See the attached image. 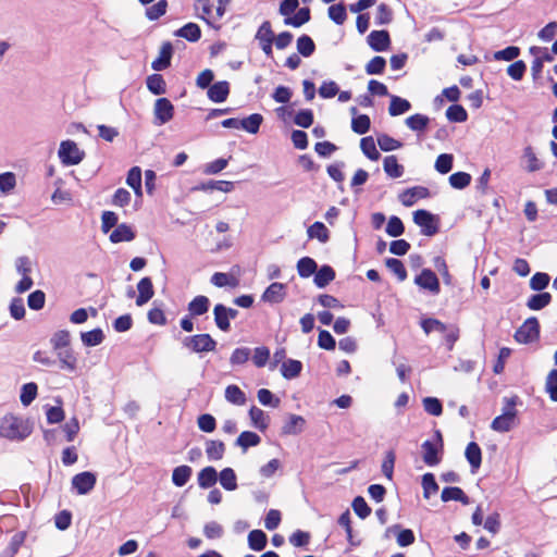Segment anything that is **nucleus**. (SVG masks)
Returning <instances> with one entry per match:
<instances>
[{"mask_svg": "<svg viewBox=\"0 0 557 557\" xmlns=\"http://www.w3.org/2000/svg\"><path fill=\"white\" fill-rule=\"evenodd\" d=\"M552 296L549 293L534 294L528 299L527 307L531 310H541L548 306Z\"/></svg>", "mask_w": 557, "mask_h": 557, "instance_id": "obj_38", "label": "nucleus"}, {"mask_svg": "<svg viewBox=\"0 0 557 557\" xmlns=\"http://www.w3.org/2000/svg\"><path fill=\"white\" fill-rule=\"evenodd\" d=\"M307 235L310 239H318L322 244L330 239V232L322 222H314L310 225L307 230Z\"/></svg>", "mask_w": 557, "mask_h": 557, "instance_id": "obj_26", "label": "nucleus"}, {"mask_svg": "<svg viewBox=\"0 0 557 557\" xmlns=\"http://www.w3.org/2000/svg\"><path fill=\"white\" fill-rule=\"evenodd\" d=\"M234 188V184L227 181H209L208 183H203L200 186L196 187L198 190H220L223 193H231Z\"/></svg>", "mask_w": 557, "mask_h": 557, "instance_id": "obj_44", "label": "nucleus"}, {"mask_svg": "<svg viewBox=\"0 0 557 557\" xmlns=\"http://www.w3.org/2000/svg\"><path fill=\"white\" fill-rule=\"evenodd\" d=\"M16 186V176L12 172H4L0 174V191L2 194H10Z\"/></svg>", "mask_w": 557, "mask_h": 557, "instance_id": "obj_60", "label": "nucleus"}, {"mask_svg": "<svg viewBox=\"0 0 557 557\" xmlns=\"http://www.w3.org/2000/svg\"><path fill=\"white\" fill-rule=\"evenodd\" d=\"M310 20V11L308 8H301L293 17H286L284 23L294 27H300Z\"/></svg>", "mask_w": 557, "mask_h": 557, "instance_id": "obj_61", "label": "nucleus"}, {"mask_svg": "<svg viewBox=\"0 0 557 557\" xmlns=\"http://www.w3.org/2000/svg\"><path fill=\"white\" fill-rule=\"evenodd\" d=\"M540 324L536 318L527 319L523 324L516 331L515 338L518 343L529 344L539 338Z\"/></svg>", "mask_w": 557, "mask_h": 557, "instance_id": "obj_6", "label": "nucleus"}, {"mask_svg": "<svg viewBox=\"0 0 557 557\" xmlns=\"http://www.w3.org/2000/svg\"><path fill=\"white\" fill-rule=\"evenodd\" d=\"M225 399L234 405L243 406L246 403V395L237 385H228L225 388Z\"/></svg>", "mask_w": 557, "mask_h": 557, "instance_id": "obj_42", "label": "nucleus"}, {"mask_svg": "<svg viewBox=\"0 0 557 557\" xmlns=\"http://www.w3.org/2000/svg\"><path fill=\"white\" fill-rule=\"evenodd\" d=\"M195 10L200 12V18L206 21L207 24L212 25V20L214 17L212 0H195Z\"/></svg>", "mask_w": 557, "mask_h": 557, "instance_id": "obj_34", "label": "nucleus"}, {"mask_svg": "<svg viewBox=\"0 0 557 557\" xmlns=\"http://www.w3.org/2000/svg\"><path fill=\"white\" fill-rule=\"evenodd\" d=\"M249 417L252 426L258 429L259 431L264 432L269 428L270 416L265 413L262 409L252 406L249 410Z\"/></svg>", "mask_w": 557, "mask_h": 557, "instance_id": "obj_20", "label": "nucleus"}, {"mask_svg": "<svg viewBox=\"0 0 557 557\" xmlns=\"http://www.w3.org/2000/svg\"><path fill=\"white\" fill-rule=\"evenodd\" d=\"M33 430V422L23 416L9 412L0 418V438L9 442H23L30 436Z\"/></svg>", "mask_w": 557, "mask_h": 557, "instance_id": "obj_1", "label": "nucleus"}, {"mask_svg": "<svg viewBox=\"0 0 557 557\" xmlns=\"http://www.w3.org/2000/svg\"><path fill=\"white\" fill-rule=\"evenodd\" d=\"M318 269L317 262L310 257H304L297 262V271L301 277H309L315 273Z\"/></svg>", "mask_w": 557, "mask_h": 557, "instance_id": "obj_41", "label": "nucleus"}, {"mask_svg": "<svg viewBox=\"0 0 557 557\" xmlns=\"http://www.w3.org/2000/svg\"><path fill=\"white\" fill-rule=\"evenodd\" d=\"M413 221L421 227V233L425 236H433L438 232L435 215L426 210H417L413 213Z\"/></svg>", "mask_w": 557, "mask_h": 557, "instance_id": "obj_8", "label": "nucleus"}, {"mask_svg": "<svg viewBox=\"0 0 557 557\" xmlns=\"http://www.w3.org/2000/svg\"><path fill=\"white\" fill-rule=\"evenodd\" d=\"M446 117L450 122H465L468 119L467 111L459 104H453L446 110Z\"/></svg>", "mask_w": 557, "mask_h": 557, "instance_id": "obj_58", "label": "nucleus"}, {"mask_svg": "<svg viewBox=\"0 0 557 557\" xmlns=\"http://www.w3.org/2000/svg\"><path fill=\"white\" fill-rule=\"evenodd\" d=\"M521 161L523 169L530 173L537 172L544 168L543 161L537 158L532 146L523 148Z\"/></svg>", "mask_w": 557, "mask_h": 557, "instance_id": "obj_13", "label": "nucleus"}, {"mask_svg": "<svg viewBox=\"0 0 557 557\" xmlns=\"http://www.w3.org/2000/svg\"><path fill=\"white\" fill-rule=\"evenodd\" d=\"M422 487H423V496L424 498H430L431 495L435 494L438 491V485L435 481V478L432 473H425L422 475Z\"/></svg>", "mask_w": 557, "mask_h": 557, "instance_id": "obj_57", "label": "nucleus"}, {"mask_svg": "<svg viewBox=\"0 0 557 557\" xmlns=\"http://www.w3.org/2000/svg\"><path fill=\"white\" fill-rule=\"evenodd\" d=\"M334 278V270L330 265H323L318 271H315L313 281L319 288H323L326 285H329Z\"/></svg>", "mask_w": 557, "mask_h": 557, "instance_id": "obj_29", "label": "nucleus"}, {"mask_svg": "<svg viewBox=\"0 0 557 557\" xmlns=\"http://www.w3.org/2000/svg\"><path fill=\"white\" fill-rule=\"evenodd\" d=\"M436 442L425 441L422 444V459L429 467L437 466L442 460L443 438L441 432L435 431Z\"/></svg>", "mask_w": 557, "mask_h": 557, "instance_id": "obj_4", "label": "nucleus"}, {"mask_svg": "<svg viewBox=\"0 0 557 557\" xmlns=\"http://www.w3.org/2000/svg\"><path fill=\"white\" fill-rule=\"evenodd\" d=\"M411 108V104L408 100L400 98L398 96L391 97V103L388 108V113L392 116H397L408 112Z\"/></svg>", "mask_w": 557, "mask_h": 557, "instance_id": "obj_32", "label": "nucleus"}, {"mask_svg": "<svg viewBox=\"0 0 557 557\" xmlns=\"http://www.w3.org/2000/svg\"><path fill=\"white\" fill-rule=\"evenodd\" d=\"M270 359V349L265 346H260L253 349L252 362L258 368H263Z\"/></svg>", "mask_w": 557, "mask_h": 557, "instance_id": "obj_63", "label": "nucleus"}, {"mask_svg": "<svg viewBox=\"0 0 557 557\" xmlns=\"http://www.w3.org/2000/svg\"><path fill=\"white\" fill-rule=\"evenodd\" d=\"M360 149L367 156V158L372 161H377L381 157L379 150L376 149L375 141L371 136L363 137L360 140Z\"/></svg>", "mask_w": 557, "mask_h": 557, "instance_id": "obj_39", "label": "nucleus"}, {"mask_svg": "<svg viewBox=\"0 0 557 557\" xmlns=\"http://www.w3.org/2000/svg\"><path fill=\"white\" fill-rule=\"evenodd\" d=\"M210 299L207 296L198 295L188 304V312L190 317H199L209 311Z\"/></svg>", "mask_w": 557, "mask_h": 557, "instance_id": "obj_19", "label": "nucleus"}, {"mask_svg": "<svg viewBox=\"0 0 557 557\" xmlns=\"http://www.w3.org/2000/svg\"><path fill=\"white\" fill-rule=\"evenodd\" d=\"M191 475V468L188 466H178L173 470L172 482L174 485L184 486Z\"/></svg>", "mask_w": 557, "mask_h": 557, "instance_id": "obj_43", "label": "nucleus"}, {"mask_svg": "<svg viewBox=\"0 0 557 557\" xmlns=\"http://www.w3.org/2000/svg\"><path fill=\"white\" fill-rule=\"evenodd\" d=\"M430 191L426 187L416 186L404 190L399 195V200L405 207L413 206L417 200L429 197Z\"/></svg>", "mask_w": 557, "mask_h": 557, "instance_id": "obj_11", "label": "nucleus"}, {"mask_svg": "<svg viewBox=\"0 0 557 557\" xmlns=\"http://www.w3.org/2000/svg\"><path fill=\"white\" fill-rule=\"evenodd\" d=\"M213 314H214V321H215V324L216 326L223 331V332H227L231 327V319L228 318L227 313H226V307L224 305H215L214 309H213Z\"/></svg>", "mask_w": 557, "mask_h": 557, "instance_id": "obj_31", "label": "nucleus"}, {"mask_svg": "<svg viewBox=\"0 0 557 557\" xmlns=\"http://www.w3.org/2000/svg\"><path fill=\"white\" fill-rule=\"evenodd\" d=\"M96 482V474L89 471H84L74 475L71 484L78 495H86L94 490Z\"/></svg>", "mask_w": 557, "mask_h": 557, "instance_id": "obj_9", "label": "nucleus"}, {"mask_svg": "<svg viewBox=\"0 0 557 557\" xmlns=\"http://www.w3.org/2000/svg\"><path fill=\"white\" fill-rule=\"evenodd\" d=\"M153 115L154 125H164L173 119L174 106L168 98H158L153 106Z\"/></svg>", "mask_w": 557, "mask_h": 557, "instance_id": "obj_7", "label": "nucleus"}, {"mask_svg": "<svg viewBox=\"0 0 557 557\" xmlns=\"http://www.w3.org/2000/svg\"><path fill=\"white\" fill-rule=\"evenodd\" d=\"M260 442H261V438L257 433H253L250 431H244L237 437L236 445H238L244 450H246L249 447L259 445Z\"/></svg>", "mask_w": 557, "mask_h": 557, "instance_id": "obj_40", "label": "nucleus"}, {"mask_svg": "<svg viewBox=\"0 0 557 557\" xmlns=\"http://www.w3.org/2000/svg\"><path fill=\"white\" fill-rule=\"evenodd\" d=\"M454 157L449 153H442L435 161V170L441 174H446L453 169Z\"/></svg>", "mask_w": 557, "mask_h": 557, "instance_id": "obj_59", "label": "nucleus"}, {"mask_svg": "<svg viewBox=\"0 0 557 557\" xmlns=\"http://www.w3.org/2000/svg\"><path fill=\"white\" fill-rule=\"evenodd\" d=\"M327 13L329 17L337 25L344 24L347 18L346 8L343 3L331 5L327 10Z\"/></svg>", "mask_w": 557, "mask_h": 557, "instance_id": "obj_53", "label": "nucleus"}, {"mask_svg": "<svg viewBox=\"0 0 557 557\" xmlns=\"http://www.w3.org/2000/svg\"><path fill=\"white\" fill-rule=\"evenodd\" d=\"M384 172L392 178H398L404 174V166L398 163L396 156H387L383 162Z\"/></svg>", "mask_w": 557, "mask_h": 557, "instance_id": "obj_28", "label": "nucleus"}, {"mask_svg": "<svg viewBox=\"0 0 557 557\" xmlns=\"http://www.w3.org/2000/svg\"><path fill=\"white\" fill-rule=\"evenodd\" d=\"M176 35L189 41H197L201 36V30L197 24L188 23L180 28Z\"/></svg>", "mask_w": 557, "mask_h": 557, "instance_id": "obj_50", "label": "nucleus"}, {"mask_svg": "<svg viewBox=\"0 0 557 557\" xmlns=\"http://www.w3.org/2000/svg\"><path fill=\"white\" fill-rule=\"evenodd\" d=\"M37 391H38V387H37L36 383L30 382V383L24 384L22 386L21 395H20V400H21L22 405L25 407L29 406L36 398Z\"/></svg>", "mask_w": 557, "mask_h": 557, "instance_id": "obj_48", "label": "nucleus"}, {"mask_svg": "<svg viewBox=\"0 0 557 557\" xmlns=\"http://www.w3.org/2000/svg\"><path fill=\"white\" fill-rule=\"evenodd\" d=\"M82 342L85 346L94 347L102 343L104 335L101 329H95L81 334Z\"/></svg>", "mask_w": 557, "mask_h": 557, "instance_id": "obj_49", "label": "nucleus"}, {"mask_svg": "<svg viewBox=\"0 0 557 557\" xmlns=\"http://www.w3.org/2000/svg\"><path fill=\"white\" fill-rule=\"evenodd\" d=\"M314 48L315 45L309 36L302 35L297 39V50L301 55L310 57L314 52Z\"/></svg>", "mask_w": 557, "mask_h": 557, "instance_id": "obj_56", "label": "nucleus"}, {"mask_svg": "<svg viewBox=\"0 0 557 557\" xmlns=\"http://www.w3.org/2000/svg\"><path fill=\"white\" fill-rule=\"evenodd\" d=\"M471 183V175L466 172H456L449 176V184L453 188L463 189Z\"/></svg>", "mask_w": 557, "mask_h": 557, "instance_id": "obj_55", "label": "nucleus"}, {"mask_svg": "<svg viewBox=\"0 0 557 557\" xmlns=\"http://www.w3.org/2000/svg\"><path fill=\"white\" fill-rule=\"evenodd\" d=\"M301 370L302 363L299 360L295 359H287L283 361L281 367V373L287 380L297 377L300 374Z\"/></svg>", "mask_w": 557, "mask_h": 557, "instance_id": "obj_27", "label": "nucleus"}, {"mask_svg": "<svg viewBox=\"0 0 557 557\" xmlns=\"http://www.w3.org/2000/svg\"><path fill=\"white\" fill-rule=\"evenodd\" d=\"M182 343L184 347L197 354L213 351L216 347V342L206 333L186 336Z\"/></svg>", "mask_w": 557, "mask_h": 557, "instance_id": "obj_5", "label": "nucleus"}, {"mask_svg": "<svg viewBox=\"0 0 557 557\" xmlns=\"http://www.w3.org/2000/svg\"><path fill=\"white\" fill-rule=\"evenodd\" d=\"M218 473L213 467H206L198 473V484L201 488H209L216 483Z\"/></svg>", "mask_w": 557, "mask_h": 557, "instance_id": "obj_30", "label": "nucleus"}, {"mask_svg": "<svg viewBox=\"0 0 557 557\" xmlns=\"http://www.w3.org/2000/svg\"><path fill=\"white\" fill-rule=\"evenodd\" d=\"M256 40L258 42L273 41L274 33L272 30L271 23L269 21H264L260 27L258 28L256 36Z\"/></svg>", "mask_w": 557, "mask_h": 557, "instance_id": "obj_64", "label": "nucleus"}, {"mask_svg": "<svg viewBox=\"0 0 557 557\" xmlns=\"http://www.w3.org/2000/svg\"><path fill=\"white\" fill-rule=\"evenodd\" d=\"M263 122V117L259 113L250 114L249 116L240 120V128L245 129L250 134H257L260 125Z\"/></svg>", "mask_w": 557, "mask_h": 557, "instance_id": "obj_36", "label": "nucleus"}, {"mask_svg": "<svg viewBox=\"0 0 557 557\" xmlns=\"http://www.w3.org/2000/svg\"><path fill=\"white\" fill-rule=\"evenodd\" d=\"M230 95V84L226 81H221L212 84L208 88L207 96L212 102H224Z\"/></svg>", "mask_w": 557, "mask_h": 557, "instance_id": "obj_15", "label": "nucleus"}, {"mask_svg": "<svg viewBox=\"0 0 557 557\" xmlns=\"http://www.w3.org/2000/svg\"><path fill=\"white\" fill-rule=\"evenodd\" d=\"M306 426V420L298 414H288L284 425L282 426V434L297 435L300 434Z\"/></svg>", "mask_w": 557, "mask_h": 557, "instance_id": "obj_17", "label": "nucleus"}, {"mask_svg": "<svg viewBox=\"0 0 557 557\" xmlns=\"http://www.w3.org/2000/svg\"><path fill=\"white\" fill-rule=\"evenodd\" d=\"M405 122L411 131L422 132L428 127L430 119L426 115L417 113L408 116Z\"/></svg>", "mask_w": 557, "mask_h": 557, "instance_id": "obj_47", "label": "nucleus"}, {"mask_svg": "<svg viewBox=\"0 0 557 557\" xmlns=\"http://www.w3.org/2000/svg\"><path fill=\"white\" fill-rule=\"evenodd\" d=\"M369 46L377 52L385 51L391 45L389 34L387 30H372L368 35Z\"/></svg>", "mask_w": 557, "mask_h": 557, "instance_id": "obj_14", "label": "nucleus"}, {"mask_svg": "<svg viewBox=\"0 0 557 557\" xmlns=\"http://www.w3.org/2000/svg\"><path fill=\"white\" fill-rule=\"evenodd\" d=\"M386 61L383 57L372 58L366 65V72L369 75H380L384 72Z\"/></svg>", "mask_w": 557, "mask_h": 557, "instance_id": "obj_62", "label": "nucleus"}, {"mask_svg": "<svg viewBox=\"0 0 557 557\" xmlns=\"http://www.w3.org/2000/svg\"><path fill=\"white\" fill-rule=\"evenodd\" d=\"M376 141H377L379 147L383 151H393V150L399 149L403 146V144L400 141L388 136L387 134H379L376 137Z\"/></svg>", "mask_w": 557, "mask_h": 557, "instance_id": "obj_54", "label": "nucleus"}, {"mask_svg": "<svg viewBox=\"0 0 557 557\" xmlns=\"http://www.w3.org/2000/svg\"><path fill=\"white\" fill-rule=\"evenodd\" d=\"M210 282L216 287H236L238 285V280L228 273L215 272Z\"/></svg>", "mask_w": 557, "mask_h": 557, "instance_id": "obj_37", "label": "nucleus"}, {"mask_svg": "<svg viewBox=\"0 0 557 557\" xmlns=\"http://www.w3.org/2000/svg\"><path fill=\"white\" fill-rule=\"evenodd\" d=\"M441 499L445 503L450 500H457L462 503L463 505H468L470 503L469 497L460 487L457 486L445 487L442 491Z\"/></svg>", "mask_w": 557, "mask_h": 557, "instance_id": "obj_25", "label": "nucleus"}, {"mask_svg": "<svg viewBox=\"0 0 557 557\" xmlns=\"http://www.w3.org/2000/svg\"><path fill=\"white\" fill-rule=\"evenodd\" d=\"M394 532L397 534V544L400 547H406L414 543V534L410 529H400V525L395 524L386 530V533Z\"/></svg>", "mask_w": 557, "mask_h": 557, "instance_id": "obj_23", "label": "nucleus"}, {"mask_svg": "<svg viewBox=\"0 0 557 557\" xmlns=\"http://www.w3.org/2000/svg\"><path fill=\"white\" fill-rule=\"evenodd\" d=\"M71 343V334L69 331L60 330L55 332L50 338V344L53 350L67 348Z\"/></svg>", "mask_w": 557, "mask_h": 557, "instance_id": "obj_46", "label": "nucleus"}, {"mask_svg": "<svg viewBox=\"0 0 557 557\" xmlns=\"http://www.w3.org/2000/svg\"><path fill=\"white\" fill-rule=\"evenodd\" d=\"M225 446L221 441H208L206 443V454L209 460L216 461L223 458Z\"/></svg>", "mask_w": 557, "mask_h": 557, "instance_id": "obj_33", "label": "nucleus"}, {"mask_svg": "<svg viewBox=\"0 0 557 557\" xmlns=\"http://www.w3.org/2000/svg\"><path fill=\"white\" fill-rule=\"evenodd\" d=\"M138 296L136 305L141 307L146 305L154 295L153 285L149 277H143L137 284Z\"/></svg>", "mask_w": 557, "mask_h": 557, "instance_id": "obj_18", "label": "nucleus"}, {"mask_svg": "<svg viewBox=\"0 0 557 557\" xmlns=\"http://www.w3.org/2000/svg\"><path fill=\"white\" fill-rule=\"evenodd\" d=\"M505 403L503 413L496 417L491 424L492 430L500 433L510 431L517 422V397L505 398Z\"/></svg>", "mask_w": 557, "mask_h": 557, "instance_id": "obj_2", "label": "nucleus"}, {"mask_svg": "<svg viewBox=\"0 0 557 557\" xmlns=\"http://www.w3.org/2000/svg\"><path fill=\"white\" fill-rule=\"evenodd\" d=\"M58 156L61 163L69 166L81 163L85 158V152L74 140L67 139L61 141Z\"/></svg>", "mask_w": 557, "mask_h": 557, "instance_id": "obj_3", "label": "nucleus"}, {"mask_svg": "<svg viewBox=\"0 0 557 557\" xmlns=\"http://www.w3.org/2000/svg\"><path fill=\"white\" fill-rule=\"evenodd\" d=\"M465 455L471 466L472 472H475L480 468L482 461V453L480 446L474 442L469 443L467 445Z\"/></svg>", "mask_w": 557, "mask_h": 557, "instance_id": "obj_24", "label": "nucleus"}, {"mask_svg": "<svg viewBox=\"0 0 557 557\" xmlns=\"http://www.w3.org/2000/svg\"><path fill=\"white\" fill-rule=\"evenodd\" d=\"M414 283L432 295H437L441 290L437 276L430 269H423L421 273L414 277Z\"/></svg>", "mask_w": 557, "mask_h": 557, "instance_id": "obj_10", "label": "nucleus"}, {"mask_svg": "<svg viewBox=\"0 0 557 557\" xmlns=\"http://www.w3.org/2000/svg\"><path fill=\"white\" fill-rule=\"evenodd\" d=\"M135 238V232L132 226L122 223L110 234V240L114 244L122 242H131Z\"/></svg>", "mask_w": 557, "mask_h": 557, "instance_id": "obj_22", "label": "nucleus"}, {"mask_svg": "<svg viewBox=\"0 0 557 557\" xmlns=\"http://www.w3.org/2000/svg\"><path fill=\"white\" fill-rule=\"evenodd\" d=\"M54 351L61 370L69 372H75L77 370V357L70 347Z\"/></svg>", "mask_w": 557, "mask_h": 557, "instance_id": "obj_12", "label": "nucleus"}, {"mask_svg": "<svg viewBox=\"0 0 557 557\" xmlns=\"http://www.w3.org/2000/svg\"><path fill=\"white\" fill-rule=\"evenodd\" d=\"M248 545L253 550H262L267 545V535L261 530H252L248 534Z\"/></svg>", "mask_w": 557, "mask_h": 557, "instance_id": "obj_45", "label": "nucleus"}, {"mask_svg": "<svg viewBox=\"0 0 557 557\" xmlns=\"http://www.w3.org/2000/svg\"><path fill=\"white\" fill-rule=\"evenodd\" d=\"M220 484L226 491H235L237 488V478L232 468H224L219 475Z\"/></svg>", "mask_w": 557, "mask_h": 557, "instance_id": "obj_35", "label": "nucleus"}, {"mask_svg": "<svg viewBox=\"0 0 557 557\" xmlns=\"http://www.w3.org/2000/svg\"><path fill=\"white\" fill-rule=\"evenodd\" d=\"M286 296V286L282 283H272L262 294V300L270 304H280Z\"/></svg>", "mask_w": 557, "mask_h": 557, "instance_id": "obj_16", "label": "nucleus"}, {"mask_svg": "<svg viewBox=\"0 0 557 557\" xmlns=\"http://www.w3.org/2000/svg\"><path fill=\"white\" fill-rule=\"evenodd\" d=\"M172 45L164 42L159 51V57L152 62L151 66L154 71L165 70L171 63Z\"/></svg>", "mask_w": 557, "mask_h": 557, "instance_id": "obj_21", "label": "nucleus"}, {"mask_svg": "<svg viewBox=\"0 0 557 557\" xmlns=\"http://www.w3.org/2000/svg\"><path fill=\"white\" fill-rule=\"evenodd\" d=\"M147 88L153 95H162L166 91L165 82L160 74H152L147 78Z\"/></svg>", "mask_w": 557, "mask_h": 557, "instance_id": "obj_51", "label": "nucleus"}, {"mask_svg": "<svg viewBox=\"0 0 557 557\" xmlns=\"http://www.w3.org/2000/svg\"><path fill=\"white\" fill-rule=\"evenodd\" d=\"M370 125L371 121L367 114H360L352 117L351 129L359 135L368 133L370 129Z\"/></svg>", "mask_w": 557, "mask_h": 557, "instance_id": "obj_52", "label": "nucleus"}]
</instances>
